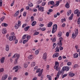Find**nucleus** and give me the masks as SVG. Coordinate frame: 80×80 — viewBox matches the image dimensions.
I'll return each instance as SVG.
<instances>
[{"mask_svg": "<svg viewBox=\"0 0 80 80\" xmlns=\"http://www.w3.org/2000/svg\"><path fill=\"white\" fill-rule=\"evenodd\" d=\"M9 41H14L15 44H17L18 43V39L16 38L15 36H10L9 38Z\"/></svg>", "mask_w": 80, "mask_h": 80, "instance_id": "1", "label": "nucleus"}, {"mask_svg": "<svg viewBox=\"0 0 80 80\" xmlns=\"http://www.w3.org/2000/svg\"><path fill=\"white\" fill-rule=\"evenodd\" d=\"M59 66V63L58 62H55V65L54 66V68L57 71H59L60 70V68L58 67Z\"/></svg>", "mask_w": 80, "mask_h": 80, "instance_id": "2", "label": "nucleus"}, {"mask_svg": "<svg viewBox=\"0 0 80 80\" xmlns=\"http://www.w3.org/2000/svg\"><path fill=\"white\" fill-rule=\"evenodd\" d=\"M57 25L56 24L54 25L52 29V33H54L57 31Z\"/></svg>", "mask_w": 80, "mask_h": 80, "instance_id": "3", "label": "nucleus"}, {"mask_svg": "<svg viewBox=\"0 0 80 80\" xmlns=\"http://www.w3.org/2000/svg\"><path fill=\"white\" fill-rule=\"evenodd\" d=\"M16 60H18L19 58H20V55L18 54H15L12 57V58H16Z\"/></svg>", "mask_w": 80, "mask_h": 80, "instance_id": "4", "label": "nucleus"}, {"mask_svg": "<svg viewBox=\"0 0 80 80\" xmlns=\"http://www.w3.org/2000/svg\"><path fill=\"white\" fill-rule=\"evenodd\" d=\"M69 70V67H64L62 68V71L63 72L64 71H68Z\"/></svg>", "mask_w": 80, "mask_h": 80, "instance_id": "5", "label": "nucleus"}, {"mask_svg": "<svg viewBox=\"0 0 80 80\" xmlns=\"http://www.w3.org/2000/svg\"><path fill=\"white\" fill-rule=\"evenodd\" d=\"M59 42H58L57 44H62V42L63 41V39L62 37H60L59 38Z\"/></svg>", "mask_w": 80, "mask_h": 80, "instance_id": "6", "label": "nucleus"}, {"mask_svg": "<svg viewBox=\"0 0 80 80\" xmlns=\"http://www.w3.org/2000/svg\"><path fill=\"white\" fill-rule=\"evenodd\" d=\"M43 69H42L41 71L39 72L38 74V77H40L42 74V73H43Z\"/></svg>", "mask_w": 80, "mask_h": 80, "instance_id": "7", "label": "nucleus"}, {"mask_svg": "<svg viewBox=\"0 0 80 80\" xmlns=\"http://www.w3.org/2000/svg\"><path fill=\"white\" fill-rule=\"evenodd\" d=\"M58 56H59V53H55L54 54L53 57V58H55V57H58Z\"/></svg>", "mask_w": 80, "mask_h": 80, "instance_id": "8", "label": "nucleus"}, {"mask_svg": "<svg viewBox=\"0 0 80 80\" xmlns=\"http://www.w3.org/2000/svg\"><path fill=\"white\" fill-rule=\"evenodd\" d=\"M47 53L46 52H45L43 55V57L42 58H43V59H44V60L46 59V58H47Z\"/></svg>", "mask_w": 80, "mask_h": 80, "instance_id": "9", "label": "nucleus"}, {"mask_svg": "<svg viewBox=\"0 0 80 80\" xmlns=\"http://www.w3.org/2000/svg\"><path fill=\"white\" fill-rule=\"evenodd\" d=\"M60 2H62V0H59L58 1L56 2V3L55 5L56 7H57L59 5V3H60Z\"/></svg>", "mask_w": 80, "mask_h": 80, "instance_id": "10", "label": "nucleus"}, {"mask_svg": "<svg viewBox=\"0 0 80 80\" xmlns=\"http://www.w3.org/2000/svg\"><path fill=\"white\" fill-rule=\"evenodd\" d=\"M4 61H5V57H2L1 60V63H4Z\"/></svg>", "mask_w": 80, "mask_h": 80, "instance_id": "11", "label": "nucleus"}, {"mask_svg": "<svg viewBox=\"0 0 80 80\" xmlns=\"http://www.w3.org/2000/svg\"><path fill=\"white\" fill-rule=\"evenodd\" d=\"M19 12L20 11L19 10L17 11L15 14L14 15V17H17V16H18V14H19Z\"/></svg>", "mask_w": 80, "mask_h": 80, "instance_id": "12", "label": "nucleus"}, {"mask_svg": "<svg viewBox=\"0 0 80 80\" xmlns=\"http://www.w3.org/2000/svg\"><path fill=\"white\" fill-rule=\"evenodd\" d=\"M58 45L59 46V48L60 50H63V48L62 47V44H59Z\"/></svg>", "mask_w": 80, "mask_h": 80, "instance_id": "13", "label": "nucleus"}, {"mask_svg": "<svg viewBox=\"0 0 80 80\" xmlns=\"http://www.w3.org/2000/svg\"><path fill=\"white\" fill-rule=\"evenodd\" d=\"M6 48H5V50L6 51L8 52V50H9V46L8 44H7L6 45Z\"/></svg>", "mask_w": 80, "mask_h": 80, "instance_id": "14", "label": "nucleus"}, {"mask_svg": "<svg viewBox=\"0 0 80 80\" xmlns=\"http://www.w3.org/2000/svg\"><path fill=\"white\" fill-rule=\"evenodd\" d=\"M75 75V74L71 72H70L69 74V77H73Z\"/></svg>", "mask_w": 80, "mask_h": 80, "instance_id": "15", "label": "nucleus"}, {"mask_svg": "<svg viewBox=\"0 0 80 80\" xmlns=\"http://www.w3.org/2000/svg\"><path fill=\"white\" fill-rule=\"evenodd\" d=\"M53 24V22H49V23H48V27H50Z\"/></svg>", "mask_w": 80, "mask_h": 80, "instance_id": "16", "label": "nucleus"}, {"mask_svg": "<svg viewBox=\"0 0 80 80\" xmlns=\"http://www.w3.org/2000/svg\"><path fill=\"white\" fill-rule=\"evenodd\" d=\"M73 55L74 58H78V54L77 53L74 54Z\"/></svg>", "mask_w": 80, "mask_h": 80, "instance_id": "17", "label": "nucleus"}, {"mask_svg": "<svg viewBox=\"0 0 80 80\" xmlns=\"http://www.w3.org/2000/svg\"><path fill=\"white\" fill-rule=\"evenodd\" d=\"M30 28V26H28L27 27L25 28L24 29V31H27L28 30V29Z\"/></svg>", "mask_w": 80, "mask_h": 80, "instance_id": "18", "label": "nucleus"}, {"mask_svg": "<svg viewBox=\"0 0 80 80\" xmlns=\"http://www.w3.org/2000/svg\"><path fill=\"white\" fill-rule=\"evenodd\" d=\"M2 26H4L5 27H7L8 26V24L5 23H2Z\"/></svg>", "mask_w": 80, "mask_h": 80, "instance_id": "19", "label": "nucleus"}, {"mask_svg": "<svg viewBox=\"0 0 80 80\" xmlns=\"http://www.w3.org/2000/svg\"><path fill=\"white\" fill-rule=\"evenodd\" d=\"M47 77L49 80H52V77L51 76L48 75H47Z\"/></svg>", "mask_w": 80, "mask_h": 80, "instance_id": "20", "label": "nucleus"}, {"mask_svg": "<svg viewBox=\"0 0 80 80\" xmlns=\"http://www.w3.org/2000/svg\"><path fill=\"white\" fill-rule=\"evenodd\" d=\"M78 12H79V11L78 10V9H77L74 11V14H77V13H78Z\"/></svg>", "mask_w": 80, "mask_h": 80, "instance_id": "21", "label": "nucleus"}, {"mask_svg": "<svg viewBox=\"0 0 80 80\" xmlns=\"http://www.w3.org/2000/svg\"><path fill=\"white\" fill-rule=\"evenodd\" d=\"M65 7H66V8H68L70 7L69 4H68V2H67L65 5Z\"/></svg>", "mask_w": 80, "mask_h": 80, "instance_id": "22", "label": "nucleus"}, {"mask_svg": "<svg viewBox=\"0 0 80 80\" xmlns=\"http://www.w3.org/2000/svg\"><path fill=\"white\" fill-rule=\"evenodd\" d=\"M56 51H55V52H60L59 51V48L58 47H56Z\"/></svg>", "mask_w": 80, "mask_h": 80, "instance_id": "23", "label": "nucleus"}, {"mask_svg": "<svg viewBox=\"0 0 80 80\" xmlns=\"http://www.w3.org/2000/svg\"><path fill=\"white\" fill-rule=\"evenodd\" d=\"M36 23H37V22H36V21H33L31 24V25L32 26H33L36 25Z\"/></svg>", "mask_w": 80, "mask_h": 80, "instance_id": "24", "label": "nucleus"}, {"mask_svg": "<svg viewBox=\"0 0 80 80\" xmlns=\"http://www.w3.org/2000/svg\"><path fill=\"white\" fill-rule=\"evenodd\" d=\"M2 32L3 33V34H5V33H7V30H6V29H3Z\"/></svg>", "mask_w": 80, "mask_h": 80, "instance_id": "25", "label": "nucleus"}, {"mask_svg": "<svg viewBox=\"0 0 80 80\" xmlns=\"http://www.w3.org/2000/svg\"><path fill=\"white\" fill-rule=\"evenodd\" d=\"M20 26L19 25H18V24H16L15 25V28L16 29H18V27H19Z\"/></svg>", "mask_w": 80, "mask_h": 80, "instance_id": "26", "label": "nucleus"}, {"mask_svg": "<svg viewBox=\"0 0 80 80\" xmlns=\"http://www.w3.org/2000/svg\"><path fill=\"white\" fill-rule=\"evenodd\" d=\"M58 36L60 37H62V32H59L58 34Z\"/></svg>", "mask_w": 80, "mask_h": 80, "instance_id": "27", "label": "nucleus"}, {"mask_svg": "<svg viewBox=\"0 0 80 80\" xmlns=\"http://www.w3.org/2000/svg\"><path fill=\"white\" fill-rule=\"evenodd\" d=\"M4 18H5V16H3L0 19V20H1V22H3Z\"/></svg>", "mask_w": 80, "mask_h": 80, "instance_id": "28", "label": "nucleus"}, {"mask_svg": "<svg viewBox=\"0 0 80 80\" xmlns=\"http://www.w3.org/2000/svg\"><path fill=\"white\" fill-rule=\"evenodd\" d=\"M3 72H4V69L3 68L0 69V73Z\"/></svg>", "mask_w": 80, "mask_h": 80, "instance_id": "29", "label": "nucleus"}, {"mask_svg": "<svg viewBox=\"0 0 80 80\" xmlns=\"http://www.w3.org/2000/svg\"><path fill=\"white\" fill-rule=\"evenodd\" d=\"M28 41V40H24L22 42L23 44H25L26 42Z\"/></svg>", "mask_w": 80, "mask_h": 80, "instance_id": "30", "label": "nucleus"}, {"mask_svg": "<svg viewBox=\"0 0 80 80\" xmlns=\"http://www.w3.org/2000/svg\"><path fill=\"white\" fill-rule=\"evenodd\" d=\"M28 5L29 6V7H33V5L32 3H30V4H28Z\"/></svg>", "mask_w": 80, "mask_h": 80, "instance_id": "31", "label": "nucleus"}, {"mask_svg": "<svg viewBox=\"0 0 80 80\" xmlns=\"http://www.w3.org/2000/svg\"><path fill=\"white\" fill-rule=\"evenodd\" d=\"M28 58L30 60H31L33 58V56L32 55H30L29 56Z\"/></svg>", "mask_w": 80, "mask_h": 80, "instance_id": "32", "label": "nucleus"}, {"mask_svg": "<svg viewBox=\"0 0 80 80\" xmlns=\"http://www.w3.org/2000/svg\"><path fill=\"white\" fill-rule=\"evenodd\" d=\"M4 76V77L5 78V79H7V78L8 77V75L7 74H5L3 76Z\"/></svg>", "mask_w": 80, "mask_h": 80, "instance_id": "33", "label": "nucleus"}, {"mask_svg": "<svg viewBox=\"0 0 80 80\" xmlns=\"http://www.w3.org/2000/svg\"><path fill=\"white\" fill-rule=\"evenodd\" d=\"M26 35H24L23 36H22V39H25V38H26Z\"/></svg>", "mask_w": 80, "mask_h": 80, "instance_id": "34", "label": "nucleus"}, {"mask_svg": "<svg viewBox=\"0 0 80 80\" xmlns=\"http://www.w3.org/2000/svg\"><path fill=\"white\" fill-rule=\"evenodd\" d=\"M35 65V62H33V63L31 64V66L32 67H34Z\"/></svg>", "mask_w": 80, "mask_h": 80, "instance_id": "35", "label": "nucleus"}, {"mask_svg": "<svg viewBox=\"0 0 80 80\" xmlns=\"http://www.w3.org/2000/svg\"><path fill=\"white\" fill-rule=\"evenodd\" d=\"M38 53H39V51H38V50H36L35 52V55H38Z\"/></svg>", "mask_w": 80, "mask_h": 80, "instance_id": "36", "label": "nucleus"}, {"mask_svg": "<svg viewBox=\"0 0 80 80\" xmlns=\"http://www.w3.org/2000/svg\"><path fill=\"white\" fill-rule=\"evenodd\" d=\"M72 65V62H68L67 65L68 66H70V65Z\"/></svg>", "mask_w": 80, "mask_h": 80, "instance_id": "37", "label": "nucleus"}, {"mask_svg": "<svg viewBox=\"0 0 80 80\" xmlns=\"http://www.w3.org/2000/svg\"><path fill=\"white\" fill-rule=\"evenodd\" d=\"M18 24L19 25V26H20V25H21V21H18Z\"/></svg>", "mask_w": 80, "mask_h": 80, "instance_id": "38", "label": "nucleus"}, {"mask_svg": "<svg viewBox=\"0 0 80 80\" xmlns=\"http://www.w3.org/2000/svg\"><path fill=\"white\" fill-rule=\"evenodd\" d=\"M26 38H27V40L28 41V40H29V39H30V38H31V37H30V36L28 35L27 37Z\"/></svg>", "mask_w": 80, "mask_h": 80, "instance_id": "39", "label": "nucleus"}, {"mask_svg": "<svg viewBox=\"0 0 80 80\" xmlns=\"http://www.w3.org/2000/svg\"><path fill=\"white\" fill-rule=\"evenodd\" d=\"M67 74H65L62 76V78H65V77H67Z\"/></svg>", "mask_w": 80, "mask_h": 80, "instance_id": "40", "label": "nucleus"}, {"mask_svg": "<svg viewBox=\"0 0 80 80\" xmlns=\"http://www.w3.org/2000/svg\"><path fill=\"white\" fill-rule=\"evenodd\" d=\"M40 68H38L36 71V73H38L40 72Z\"/></svg>", "mask_w": 80, "mask_h": 80, "instance_id": "41", "label": "nucleus"}, {"mask_svg": "<svg viewBox=\"0 0 80 80\" xmlns=\"http://www.w3.org/2000/svg\"><path fill=\"white\" fill-rule=\"evenodd\" d=\"M26 14L27 12H24L23 13V15L24 16V17H26Z\"/></svg>", "mask_w": 80, "mask_h": 80, "instance_id": "42", "label": "nucleus"}, {"mask_svg": "<svg viewBox=\"0 0 80 80\" xmlns=\"http://www.w3.org/2000/svg\"><path fill=\"white\" fill-rule=\"evenodd\" d=\"M50 3L51 5H53V4H54V3H55L53 1H50Z\"/></svg>", "mask_w": 80, "mask_h": 80, "instance_id": "43", "label": "nucleus"}, {"mask_svg": "<svg viewBox=\"0 0 80 80\" xmlns=\"http://www.w3.org/2000/svg\"><path fill=\"white\" fill-rule=\"evenodd\" d=\"M2 6V0H0V7Z\"/></svg>", "mask_w": 80, "mask_h": 80, "instance_id": "44", "label": "nucleus"}, {"mask_svg": "<svg viewBox=\"0 0 80 80\" xmlns=\"http://www.w3.org/2000/svg\"><path fill=\"white\" fill-rule=\"evenodd\" d=\"M18 68V66H17L13 67V70H15L17 69V68Z\"/></svg>", "mask_w": 80, "mask_h": 80, "instance_id": "45", "label": "nucleus"}, {"mask_svg": "<svg viewBox=\"0 0 80 80\" xmlns=\"http://www.w3.org/2000/svg\"><path fill=\"white\" fill-rule=\"evenodd\" d=\"M39 34V32H36L34 33V35H38Z\"/></svg>", "mask_w": 80, "mask_h": 80, "instance_id": "46", "label": "nucleus"}, {"mask_svg": "<svg viewBox=\"0 0 80 80\" xmlns=\"http://www.w3.org/2000/svg\"><path fill=\"white\" fill-rule=\"evenodd\" d=\"M31 21L33 22V20H34V18L33 16H32L31 18Z\"/></svg>", "mask_w": 80, "mask_h": 80, "instance_id": "47", "label": "nucleus"}, {"mask_svg": "<svg viewBox=\"0 0 80 80\" xmlns=\"http://www.w3.org/2000/svg\"><path fill=\"white\" fill-rule=\"evenodd\" d=\"M78 24H80V18H78Z\"/></svg>", "mask_w": 80, "mask_h": 80, "instance_id": "48", "label": "nucleus"}, {"mask_svg": "<svg viewBox=\"0 0 80 80\" xmlns=\"http://www.w3.org/2000/svg\"><path fill=\"white\" fill-rule=\"evenodd\" d=\"M45 4H46V2H44L42 3V6H45Z\"/></svg>", "mask_w": 80, "mask_h": 80, "instance_id": "49", "label": "nucleus"}, {"mask_svg": "<svg viewBox=\"0 0 80 80\" xmlns=\"http://www.w3.org/2000/svg\"><path fill=\"white\" fill-rule=\"evenodd\" d=\"M56 41V38H55V37L52 40V42H55Z\"/></svg>", "mask_w": 80, "mask_h": 80, "instance_id": "50", "label": "nucleus"}, {"mask_svg": "<svg viewBox=\"0 0 80 80\" xmlns=\"http://www.w3.org/2000/svg\"><path fill=\"white\" fill-rule=\"evenodd\" d=\"M24 68H27V67H28V65L26 64H24Z\"/></svg>", "mask_w": 80, "mask_h": 80, "instance_id": "51", "label": "nucleus"}, {"mask_svg": "<svg viewBox=\"0 0 80 80\" xmlns=\"http://www.w3.org/2000/svg\"><path fill=\"white\" fill-rule=\"evenodd\" d=\"M62 56H60L58 57V60H62Z\"/></svg>", "mask_w": 80, "mask_h": 80, "instance_id": "52", "label": "nucleus"}, {"mask_svg": "<svg viewBox=\"0 0 80 80\" xmlns=\"http://www.w3.org/2000/svg\"><path fill=\"white\" fill-rule=\"evenodd\" d=\"M15 2H14V1H12V2L11 3V7H13V4H14Z\"/></svg>", "mask_w": 80, "mask_h": 80, "instance_id": "53", "label": "nucleus"}, {"mask_svg": "<svg viewBox=\"0 0 80 80\" xmlns=\"http://www.w3.org/2000/svg\"><path fill=\"white\" fill-rule=\"evenodd\" d=\"M62 73V71H58V74L59 75H60V74H61V73Z\"/></svg>", "mask_w": 80, "mask_h": 80, "instance_id": "54", "label": "nucleus"}, {"mask_svg": "<svg viewBox=\"0 0 80 80\" xmlns=\"http://www.w3.org/2000/svg\"><path fill=\"white\" fill-rule=\"evenodd\" d=\"M78 32H75V37H77V35H78Z\"/></svg>", "mask_w": 80, "mask_h": 80, "instance_id": "55", "label": "nucleus"}, {"mask_svg": "<svg viewBox=\"0 0 80 80\" xmlns=\"http://www.w3.org/2000/svg\"><path fill=\"white\" fill-rule=\"evenodd\" d=\"M1 80H6V79H5V78L4 77V76H3L2 77V78H1Z\"/></svg>", "mask_w": 80, "mask_h": 80, "instance_id": "56", "label": "nucleus"}, {"mask_svg": "<svg viewBox=\"0 0 80 80\" xmlns=\"http://www.w3.org/2000/svg\"><path fill=\"white\" fill-rule=\"evenodd\" d=\"M72 19H73V17H71V16H70V17L69 18V20H72Z\"/></svg>", "mask_w": 80, "mask_h": 80, "instance_id": "57", "label": "nucleus"}, {"mask_svg": "<svg viewBox=\"0 0 80 80\" xmlns=\"http://www.w3.org/2000/svg\"><path fill=\"white\" fill-rule=\"evenodd\" d=\"M48 12H50V13L53 12V10L52 9H50L48 10Z\"/></svg>", "mask_w": 80, "mask_h": 80, "instance_id": "58", "label": "nucleus"}, {"mask_svg": "<svg viewBox=\"0 0 80 80\" xmlns=\"http://www.w3.org/2000/svg\"><path fill=\"white\" fill-rule=\"evenodd\" d=\"M38 10L40 11L42 10V6H41L39 8H38Z\"/></svg>", "mask_w": 80, "mask_h": 80, "instance_id": "59", "label": "nucleus"}, {"mask_svg": "<svg viewBox=\"0 0 80 80\" xmlns=\"http://www.w3.org/2000/svg\"><path fill=\"white\" fill-rule=\"evenodd\" d=\"M26 25H27V24H24L22 26V28H24V27H25L26 26Z\"/></svg>", "mask_w": 80, "mask_h": 80, "instance_id": "60", "label": "nucleus"}, {"mask_svg": "<svg viewBox=\"0 0 80 80\" xmlns=\"http://www.w3.org/2000/svg\"><path fill=\"white\" fill-rule=\"evenodd\" d=\"M66 36H67V37H68V36H69V33H68V32H67L66 33Z\"/></svg>", "mask_w": 80, "mask_h": 80, "instance_id": "61", "label": "nucleus"}, {"mask_svg": "<svg viewBox=\"0 0 80 80\" xmlns=\"http://www.w3.org/2000/svg\"><path fill=\"white\" fill-rule=\"evenodd\" d=\"M39 21H42L43 20V18H41L39 19Z\"/></svg>", "mask_w": 80, "mask_h": 80, "instance_id": "62", "label": "nucleus"}, {"mask_svg": "<svg viewBox=\"0 0 80 80\" xmlns=\"http://www.w3.org/2000/svg\"><path fill=\"white\" fill-rule=\"evenodd\" d=\"M65 23H63L62 25V27H65Z\"/></svg>", "mask_w": 80, "mask_h": 80, "instance_id": "63", "label": "nucleus"}, {"mask_svg": "<svg viewBox=\"0 0 80 80\" xmlns=\"http://www.w3.org/2000/svg\"><path fill=\"white\" fill-rule=\"evenodd\" d=\"M80 12H78V13H77V17H79V15H80Z\"/></svg>", "mask_w": 80, "mask_h": 80, "instance_id": "64", "label": "nucleus"}]
</instances>
